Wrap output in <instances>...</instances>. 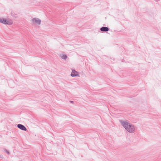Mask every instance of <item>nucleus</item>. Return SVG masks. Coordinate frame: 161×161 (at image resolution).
Segmentation results:
<instances>
[{"label":"nucleus","instance_id":"f257e3e1","mask_svg":"<svg viewBox=\"0 0 161 161\" xmlns=\"http://www.w3.org/2000/svg\"><path fill=\"white\" fill-rule=\"evenodd\" d=\"M121 125L125 129L130 133H133L135 131L134 126L125 121L120 120L119 121Z\"/></svg>","mask_w":161,"mask_h":161},{"label":"nucleus","instance_id":"f03ea898","mask_svg":"<svg viewBox=\"0 0 161 161\" xmlns=\"http://www.w3.org/2000/svg\"><path fill=\"white\" fill-rule=\"evenodd\" d=\"M0 22L5 25H11L12 24V22H10L6 19L3 18H0Z\"/></svg>","mask_w":161,"mask_h":161},{"label":"nucleus","instance_id":"7ed1b4c3","mask_svg":"<svg viewBox=\"0 0 161 161\" xmlns=\"http://www.w3.org/2000/svg\"><path fill=\"white\" fill-rule=\"evenodd\" d=\"M71 76L72 77H76L79 76L78 72L75 69H72L71 74Z\"/></svg>","mask_w":161,"mask_h":161},{"label":"nucleus","instance_id":"20e7f679","mask_svg":"<svg viewBox=\"0 0 161 161\" xmlns=\"http://www.w3.org/2000/svg\"><path fill=\"white\" fill-rule=\"evenodd\" d=\"M17 127L21 130L24 131H26L27 129L25 126L23 125L19 124L17 125Z\"/></svg>","mask_w":161,"mask_h":161},{"label":"nucleus","instance_id":"39448f33","mask_svg":"<svg viewBox=\"0 0 161 161\" xmlns=\"http://www.w3.org/2000/svg\"><path fill=\"white\" fill-rule=\"evenodd\" d=\"M33 22L39 25L41 24V20L38 18H35L32 19Z\"/></svg>","mask_w":161,"mask_h":161},{"label":"nucleus","instance_id":"423d86ee","mask_svg":"<svg viewBox=\"0 0 161 161\" xmlns=\"http://www.w3.org/2000/svg\"><path fill=\"white\" fill-rule=\"evenodd\" d=\"M100 30L101 31L107 32L109 31V29L107 27H102L100 29Z\"/></svg>","mask_w":161,"mask_h":161},{"label":"nucleus","instance_id":"0eeeda50","mask_svg":"<svg viewBox=\"0 0 161 161\" xmlns=\"http://www.w3.org/2000/svg\"><path fill=\"white\" fill-rule=\"evenodd\" d=\"M67 57V56L65 54L63 55L61 57L62 58L64 59H66Z\"/></svg>","mask_w":161,"mask_h":161},{"label":"nucleus","instance_id":"6e6552de","mask_svg":"<svg viewBox=\"0 0 161 161\" xmlns=\"http://www.w3.org/2000/svg\"><path fill=\"white\" fill-rule=\"evenodd\" d=\"M4 151L5 152H6L8 155H9L10 154L9 152L6 149H4Z\"/></svg>","mask_w":161,"mask_h":161},{"label":"nucleus","instance_id":"1a4fd4ad","mask_svg":"<svg viewBox=\"0 0 161 161\" xmlns=\"http://www.w3.org/2000/svg\"><path fill=\"white\" fill-rule=\"evenodd\" d=\"M70 102L71 103H74V102L72 101H70Z\"/></svg>","mask_w":161,"mask_h":161}]
</instances>
